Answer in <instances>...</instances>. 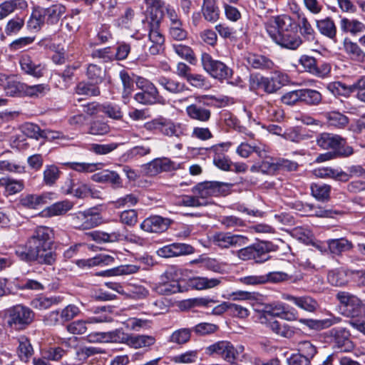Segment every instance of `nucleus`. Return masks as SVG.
<instances>
[{"instance_id": "obj_1", "label": "nucleus", "mask_w": 365, "mask_h": 365, "mask_svg": "<svg viewBox=\"0 0 365 365\" xmlns=\"http://www.w3.org/2000/svg\"><path fill=\"white\" fill-rule=\"evenodd\" d=\"M265 27L271 38L282 48L297 50L302 44L297 26L294 19L288 15L269 19Z\"/></svg>"}, {"instance_id": "obj_2", "label": "nucleus", "mask_w": 365, "mask_h": 365, "mask_svg": "<svg viewBox=\"0 0 365 365\" xmlns=\"http://www.w3.org/2000/svg\"><path fill=\"white\" fill-rule=\"evenodd\" d=\"M143 2L151 10L150 20L148 22V38L151 43L148 51L151 55H157L163 49L165 41L160 26L163 16V9L166 6L165 2L163 0H143Z\"/></svg>"}, {"instance_id": "obj_3", "label": "nucleus", "mask_w": 365, "mask_h": 365, "mask_svg": "<svg viewBox=\"0 0 365 365\" xmlns=\"http://www.w3.org/2000/svg\"><path fill=\"white\" fill-rule=\"evenodd\" d=\"M34 312L23 304L10 307L5 314L7 326L15 331H22L28 328L34 322Z\"/></svg>"}, {"instance_id": "obj_4", "label": "nucleus", "mask_w": 365, "mask_h": 365, "mask_svg": "<svg viewBox=\"0 0 365 365\" xmlns=\"http://www.w3.org/2000/svg\"><path fill=\"white\" fill-rule=\"evenodd\" d=\"M53 236V231L51 228L39 226L34 230L28 241V244L33 246V248L38 251L41 256L51 255L53 264L56 259V253L51 250Z\"/></svg>"}, {"instance_id": "obj_5", "label": "nucleus", "mask_w": 365, "mask_h": 365, "mask_svg": "<svg viewBox=\"0 0 365 365\" xmlns=\"http://www.w3.org/2000/svg\"><path fill=\"white\" fill-rule=\"evenodd\" d=\"M137 87L141 90L137 93L134 98L135 100L143 105H153L160 103L163 98L160 96L159 91L156 86L148 80L143 78H138L136 81Z\"/></svg>"}, {"instance_id": "obj_6", "label": "nucleus", "mask_w": 365, "mask_h": 365, "mask_svg": "<svg viewBox=\"0 0 365 365\" xmlns=\"http://www.w3.org/2000/svg\"><path fill=\"white\" fill-rule=\"evenodd\" d=\"M232 186V184L218 181H205L197 184L192 191L205 201V200L210 197L227 195Z\"/></svg>"}, {"instance_id": "obj_7", "label": "nucleus", "mask_w": 365, "mask_h": 365, "mask_svg": "<svg viewBox=\"0 0 365 365\" xmlns=\"http://www.w3.org/2000/svg\"><path fill=\"white\" fill-rule=\"evenodd\" d=\"M201 63L204 70L214 78L222 81L232 76L230 68L223 62L214 59L209 53H202Z\"/></svg>"}, {"instance_id": "obj_8", "label": "nucleus", "mask_w": 365, "mask_h": 365, "mask_svg": "<svg viewBox=\"0 0 365 365\" xmlns=\"http://www.w3.org/2000/svg\"><path fill=\"white\" fill-rule=\"evenodd\" d=\"M73 227L75 229L85 230L92 229L99 225L101 217L94 209H88L70 215Z\"/></svg>"}, {"instance_id": "obj_9", "label": "nucleus", "mask_w": 365, "mask_h": 365, "mask_svg": "<svg viewBox=\"0 0 365 365\" xmlns=\"http://www.w3.org/2000/svg\"><path fill=\"white\" fill-rule=\"evenodd\" d=\"M317 145L323 150H331V151L345 150L346 148L348 157L353 154V148L346 144L345 138H343L339 135L322 133L317 135L316 138Z\"/></svg>"}, {"instance_id": "obj_10", "label": "nucleus", "mask_w": 365, "mask_h": 365, "mask_svg": "<svg viewBox=\"0 0 365 365\" xmlns=\"http://www.w3.org/2000/svg\"><path fill=\"white\" fill-rule=\"evenodd\" d=\"M210 240L215 246L220 249L239 247L247 245L249 242L247 237L230 232H215L211 236Z\"/></svg>"}, {"instance_id": "obj_11", "label": "nucleus", "mask_w": 365, "mask_h": 365, "mask_svg": "<svg viewBox=\"0 0 365 365\" xmlns=\"http://www.w3.org/2000/svg\"><path fill=\"white\" fill-rule=\"evenodd\" d=\"M328 88L334 94L348 96L356 93V97L365 103V76L361 77L351 85L346 86L341 82H335L328 86Z\"/></svg>"}, {"instance_id": "obj_12", "label": "nucleus", "mask_w": 365, "mask_h": 365, "mask_svg": "<svg viewBox=\"0 0 365 365\" xmlns=\"http://www.w3.org/2000/svg\"><path fill=\"white\" fill-rule=\"evenodd\" d=\"M237 256L242 260L253 259L257 263H262L269 259L267 246L263 243L242 248L237 252Z\"/></svg>"}, {"instance_id": "obj_13", "label": "nucleus", "mask_w": 365, "mask_h": 365, "mask_svg": "<svg viewBox=\"0 0 365 365\" xmlns=\"http://www.w3.org/2000/svg\"><path fill=\"white\" fill-rule=\"evenodd\" d=\"M336 298L346 308L349 316L356 317L361 314L364 302L358 297L349 292H339L336 294Z\"/></svg>"}, {"instance_id": "obj_14", "label": "nucleus", "mask_w": 365, "mask_h": 365, "mask_svg": "<svg viewBox=\"0 0 365 365\" xmlns=\"http://www.w3.org/2000/svg\"><path fill=\"white\" fill-rule=\"evenodd\" d=\"M15 255L23 261L31 262L37 260L41 264H52L53 258L51 255H41L33 248V246L29 245V247H18L15 250Z\"/></svg>"}, {"instance_id": "obj_15", "label": "nucleus", "mask_w": 365, "mask_h": 365, "mask_svg": "<svg viewBox=\"0 0 365 365\" xmlns=\"http://www.w3.org/2000/svg\"><path fill=\"white\" fill-rule=\"evenodd\" d=\"M177 276V270L170 268L161 277V284L158 287V292L163 294H172L180 292V286Z\"/></svg>"}, {"instance_id": "obj_16", "label": "nucleus", "mask_w": 365, "mask_h": 365, "mask_svg": "<svg viewBox=\"0 0 365 365\" xmlns=\"http://www.w3.org/2000/svg\"><path fill=\"white\" fill-rule=\"evenodd\" d=\"M171 222L169 218L153 215L145 219L140 224V228L148 232L161 233L168 229Z\"/></svg>"}, {"instance_id": "obj_17", "label": "nucleus", "mask_w": 365, "mask_h": 365, "mask_svg": "<svg viewBox=\"0 0 365 365\" xmlns=\"http://www.w3.org/2000/svg\"><path fill=\"white\" fill-rule=\"evenodd\" d=\"M52 196L51 192H43L40 195L27 194L20 198V204L26 208L36 210L48 203Z\"/></svg>"}, {"instance_id": "obj_18", "label": "nucleus", "mask_w": 365, "mask_h": 365, "mask_svg": "<svg viewBox=\"0 0 365 365\" xmlns=\"http://www.w3.org/2000/svg\"><path fill=\"white\" fill-rule=\"evenodd\" d=\"M333 338L334 347L342 352L349 351L353 348V344L349 339V333L344 328H334L330 331Z\"/></svg>"}, {"instance_id": "obj_19", "label": "nucleus", "mask_w": 365, "mask_h": 365, "mask_svg": "<svg viewBox=\"0 0 365 365\" xmlns=\"http://www.w3.org/2000/svg\"><path fill=\"white\" fill-rule=\"evenodd\" d=\"M21 70L26 74L35 78H40L43 76L45 66L32 59L27 55H23L19 61Z\"/></svg>"}, {"instance_id": "obj_20", "label": "nucleus", "mask_w": 365, "mask_h": 365, "mask_svg": "<svg viewBox=\"0 0 365 365\" xmlns=\"http://www.w3.org/2000/svg\"><path fill=\"white\" fill-rule=\"evenodd\" d=\"M245 60L247 63L255 69L272 70L274 67V63L269 58L255 53H249Z\"/></svg>"}, {"instance_id": "obj_21", "label": "nucleus", "mask_w": 365, "mask_h": 365, "mask_svg": "<svg viewBox=\"0 0 365 365\" xmlns=\"http://www.w3.org/2000/svg\"><path fill=\"white\" fill-rule=\"evenodd\" d=\"M187 115L192 120L206 123L211 118V110L195 102L185 108Z\"/></svg>"}, {"instance_id": "obj_22", "label": "nucleus", "mask_w": 365, "mask_h": 365, "mask_svg": "<svg viewBox=\"0 0 365 365\" xmlns=\"http://www.w3.org/2000/svg\"><path fill=\"white\" fill-rule=\"evenodd\" d=\"M282 298L293 302L300 309L309 312H314L319 307L317 302L309 296L294 297L284 294L282 295Z\"/></svg>"}, {"instance_id": "obj_23", "label": "nucleus", "mask_w": 365, "mask_h": 365, "mask_svg": "<svg viewBox=\"0 0 365 365\" xmlns=\"http://www.w3.org/2000/svg\"><path fill=\"white\" fill-rule=\"evenodd\" d=\"M157 83L171 94H180L188 90L184 83L163 76L158 78Z\"/></svg>"}, {"instance_id": "obj_24", "label": "nucleus", "mask_w": 365, "mask_h": 365, "mask_svg": "<svg viewBox=\"0 0 365 365\" xmlns=\"http://www.w3.org/2000/svg\"><path fill=\"white\" fill-rule=\"evenodd\" d=\"M93 180L99 182L110 183L113 188L123 187V180L118 173L113 170H106L93 176Z\"/></svg>"}, {"instance_id": "obj_25", "label": "nucleus", "mask_w": 365, "mask_h": 365, "mask_svg": "<svg viewBox=\"0 0 365 365\" xmlns=\"http://www.w3.org/2000/svg\"><path fill=\"white\" fill-rule=\"evenodd\" d=\"M18 346L16 353L21 361L27 362L31 358L34 350L30 339L24 335L17 338Z\"/></svg>"}, {"instance_id": "obj_26", "label": "nucleus", "mask_w": 365, "mask_h": 365, "mask_svg": "<svg viewBox=\"0 0 365 365\" xmlns=\"http://www.w3.org/2000/svg\"><path fill=\"white\" fill-rule=\"evenodd\" d=\"M66 11V8L61 4H56L43 9L46 22L50 25L56 24Z\"/></svg>"}, {"instance_id": "obj_27", "label": "nucleus", "mask_w": 365, "mask_h": 365, "mask_svg": "<svg viewBox=\"0 0 365 365\" xmlns=\"http://www.w3.org/2000/svg\"><path fill=\"white\" fill-rule=\"evenodd\" d=\"M340 28L342 31L354 36L365 31V24L356 19L342 18Z\"/></svg>"}, {"instance_id": "obj_28", "label": "nucleus", "mask_w": 365, "mask_h": 365, "mask_svg": "<svg viewBox=\"0 0 365 365\" xmlns=\"http://www.w3.org/2000/svg\"><path fill=\"white\" fill-rule=\"evenodd\" d=\"M202 12L205 20L212 23L216 22L220 17L217 0H203Z\"/></svg>"}, {"instance_id": "obj_29", "label": "nucleus", "mask_w": 365, "mask_h": 365, "mask_svg": "<svg viewBox=\"0 0 365 365\" xmlns=\"http://www.w3.org/2000/svg\"><path fill=\"white\" fill-rule=\"evenodd\" d=\"M112 309L110 307H96L94 311V316L88 318V324L109 323L113 321L112 317Z\"/></svg>"}, {"instance_id": "obj_30", "label": "nucleus", "mask_w": 365, "mask_h": 365, "mask_svg": "<svg viewBox=\"0 0 365 365\" xmlns=\"http://www.w3.org/2000/svg\"><path fill=\"white\" fill-rule=\"evenodd\" d=\"M160 133L168 137L179 138L183 135L181 123H175L172 120L163 118Z\"/></svg>"}, {"instance_id": "obj_31", "label": "nucleus", "mask_w": 365, "mask_h": 365, "mask_svg": "<svg viewBox=\"0 0 365 365\" xmlns=\"http://www.w3.org/2000/svg\"><path fill=\"white\" fill-rule=\"evenodd\" d=\"M299 322L312 329L322 330L336 324L338 319L335 317L324 319H300Z\"/></svg>"}, {"instance_id": "obj_32", "label": "nucleus", "mask_w": 365, "mask_h": 365, "mask_svg": "<svg viewBox=\"0 0 365 365\" xmlns=\"http://www.w3.org/2000/svg\"><path fill=\"white\" fill-rule=\"evenodd\" d=\"M313 173L316 177L320 178H332L334 180H340L343 181L348 180V175L346 173L328 167L315 169L313 171Z\"/></svg>"}, {"instance_id": "obj_33", "label": "nucleus", "mask_w": 365, "mask_h": 365, "mask_svg": "<svg viewBox=\"0 0 365 365\" xmlns=\"http://www.w3.org/2000/svg\"><path fill=\"white\" fill-rule=\"evenodd\" d=\"M221 282L220 279L196 277L190 279V286L197 290L211 289Z\"/></svg>"}, {"instance_id": "obj_34", "label": "nucleus", "mask_w": 365, "mask_h": 365, "mask_svg": "<svg viewBox=\"0 0 365 365\" xmlns=\"http://www.w3.org/2000/svg\"><path fill=\"white\" fill-rule=\"evenodd\" d=\"M330 252L335 255L349 251L353 248V244L346 238L331 239L327 242Z\"/></svg>"}, {"instance_id": "obj_35", "label": "nucleus", "mask_w": 365, "mask_h": 365, "mask_svg": "<svg viewBox=\"0 0 365 365\" xmlns=\"http://www.w3.org/2000/svg\"><path fill=\"white\" fill-rule=\"evenodd\" d=\"M155 343V338L150 335H129L128 345L134 349L149 347Z\"/></svg>"}, {"instance_id": "obj_36", "label": "nucleus", "mask_w": 365, "mask_h": 365, "mask_svg": "<svg viewBox=\"0 0 365 365\" xmlns=\"http://www.w3.org/2000/svg\"><path fill=\"white\" fill-rule=\"evenodd\" d=\"M329 126L336 128H343L349 123L348 118L336 111L327 112L324 114Z\"/></svg>"}, {"instance_id": "obj_37", "label": "nucleus", "mask_w": 365, "mask_h": 365, "mask_svg": "<svg viewBox=\"0 0 365 365\" xmlns=\"http://www.w3.org/2000/svg\"><path fill=\"white\" fill-rule=\"evenodd\" d=\"M312 195L320 202L330 199L331 186L327 184L312 183L310 187Z\"/></svg>"}, {"instance_id": "obj_38", "label": "nucleus", "mask_w": 365, "mask_h": 365, "mask_svg": "<svg viewBox=\"0 0 365 365\" xmlns=\"http://www.w3.org/2000/svg\"><path fill=\"white\" fill-rule=\"evenodd\" d=\"M114 262V257L108 255H99L88 259L80 260L78 264L81 267H94L98 265H109Z\"/></svg>"}, {"instance_id": "obj_39", "label": "nucleus", "mask_w": 365, "mask_h": 365, "mask_svg": "<svg viewBox=\"0 0 365 365\" xmlns=\"http://www.w3.org/2000/svg\"><path fill=\"white\" fill-rule=\"evenodd\" d=\"M317 27L322 35L331 39L336 37V28L334 22L330 18L317 21Z\"/></svg>"}, {"instance_id": "obj_40", "label": "nucleus", "mask_w": 365, "mask_h": 365, "mask_svg": "<svg viewBox=\"0 0 365 365\" xmlns=\"http://www.w3.org/2000/svg\"><path fill=\"white\" fill-rule=\"evenodd\" d=\"M73 204L69 200L59 201L46 208L49 217L62 215L72 209Z\"/></svg>"}, {"instance_id": "obj_41", "label": "nucleus", "mask_w": 365, "mask_h": 365, "mask_svg": "<svg viewBox=\"0 0 365 365\" xmlns=\"http://www.w3.org/2000/svg\"><path fill=\"white\" fill-rule=\"evenodd\" d=\"M225 145L230 146V143H222L213 145L210 148V150L214 152L216 154L213 158V163L215 165L222 170H229L230 169L231 165L230 160L225 156H221L217 154L220 148L224 147Z\"/></svg>"}, {"instance_id": "obj_42", "label": "nucleus", "mask_w": 365, "mask_h": 365, "mask_svg": "<svg viewBox=\"0 0 365 365\" xmlns=\"http://www.w3.org/2000/svg\"><path fill=\"white\" fill-rule=\"evenodd\" d=\"M139 267L135 264H124L118 266L114 269L100 272V276H115V275H128L138 272Z\"/></svg>"}, {"instance_id": "obj_43", "label": "nucleus", "mask_w": 365, "mask_h": 365, "mask_svg": "<svg viewBox=\"0 0 365 365\" xmlns=\"http://www.w3.org/2000/svg\"><path fill=\"white\" fill-rule=\"evenodd\" d=\"M0 185L4 187L9 195H14L21 192L24 187L23 180L4 178L0 180Z\"/></svg>"}, {"instance_id": "obj_44", "label": "nucleus", "mask_w": 365, "mask_h": 365, "mask_svg": "<svg viewBox=\"0 0 365 365\" xmlns=\"http://www.w3.org/2000/svg\"><path fill=\"white\" fill-rule=\"evenodd\" d=\"M237 153L242 158H248L251 153H256L259 157H263L265 154V150L256 145H250L247 143L242 142L236 150Z\"/></svg>"}, {"instance_id": "obj_45", "label": "nucleus", "mask_w": 365, "mask_h": 365, "mask_svg": "<svg viewBox=\"0 0 365 365\" xmlns=\"http://www.w3.org/2000/svg\"><path fill=\"white\" fill-rule=\"evenodd\" d=\"M244 351V346L240 345L237 347H235L233 344L230 342V344L227 349L225 351V354H224L222 359L229 363L228 365H240L238 363V358L241 353Z\"/></svg>"}, {"instance_id": "obj_46", "label": "nucleus", "mask_w": 365, "mask_h": 365, "mask_svg": "<svg viewBox=\"0 0 365 365\" xmlns=\"http://www.w3.org/2000/svg\"><path fill=\"white\" fill-rule=\"evenodd\" d=\"M48 91L49 87L46 84L29 86L24 83L23 96L38 98L44 96Z\"/></svg>"}, {"instance_id": "obj_47", "label": "nucleus", "mask_w": 365, "mask_h": 365, "mask_svg": "<svg viewBox=\"0 0 365 365\" xmlns=\"http://www.w3.org/2000/svg\"><path fill=\"white\" fill-rule=\"evenodd\" d=\"M301 101L308 105H318L322 101L321 93L312 89H300Z\"/></svg>"}, {"instance_id": "obj_48", "label": "nucleus", "mask_w": 365, "mask_h": 365, "mask_svg": "<svg viewBox=\"0 0 365 365\" xmlns=\"http://www.w3.org/2000/svg\"><path fill=\"white\" fill-rule=\"evenodd\" d=\"M128 334L124 332L121 329H116L110 331H106V343H121L128 344Z\"/></svg>"}, {"instance_id": "obj_49", "label": "nucleus", "mask_w": 365, "mask_h": 365, "mask_svg": "<svg viewBox=\"0 0 365 365\" xmlns=\"http://www.w3.org/2000/svg\"><path fill=\"white\" fill-rule=\"evenodd\" d=\"M102 353H103V351L100 348L82 346L77 348L76 351V356L78 361L84 362L88 358Z\"/></svg>"}, {"instance_id": "obj_50", "label": "nucleus", "mask_w": 365, "mask_h": 365, "mask_svg": "<svg viewBox=\"0 0 365 365\" xmlns=\"http://www.w3.org/2000/svg\"><path fill=\"white\" fill-rule=\"evenodd\" d=\"M76 93L86 96H97L100 94V90L95 83L82 81L76 86Z\"/></svg>"}, {"instance_id": "obj_51", "label": "nucleus", "mask_w": 365, "mask_h": 365, "mask_svg": "<svg viewBox=\"0 0 365 365\" xmlns=\"http://www.w3.org/2000/svg\"><path fill=\"white\" fill-rule=\"evenodd\" d=\"M173 48L175 53L180 58L186 60L191 64L195 63L196 57L190 47L182 44H174Z\"/></svg>"}, {"instance_id": "obj_52", "label": "nucleus", "mask_w": 365, "mask_h": 365, "mask_svg": "<svg viewBox=\"0 0 365 365\" xmlns=\"http://www.w3.org/2000/svg\"><path fill=\"white\" fill-rule=\"evenodd\" d=\"M148 290L141 285L128 284L124 294L134 299H142L148 295Z\"/></svg>"}, {"instance_id": "obj_53", "label": "nucleus", "mask_w": 365, "mask_h": 365, "mask_svg": "<svg viewBox=\"0 0 365 365\" xmlns=\"http://www.w3.org/2000/svg\"><path fill=\"white\" fill-rule=\"evenodd\" d=\"M61 171L54 165H46L43 170V182L46 185L51 186L56 183L60 177Z\"/></svg>"}, {"instance_id": "obj_54", "label": "nucleus", "mask_w": 365, "mask_h": 365, "mask_svg": "<svg viewBox=\"0 0 365 365\" xmlns=\"http://www.w3.org/2000/svg\"><path fill=\"white\" fill-rule=\"evenodd\" d=\"M344 49L354 60L363 61L365 59V53L356 43H354L351 41H345Z\"/></svg>"}, {"instance_id": "obj_55", "label": "nucleus", "mask_w": 365, "mask_h": 365, "mask_svg": "<svg viewBox=\"0 0 365 365\" xmlns=\"http://www.w3.org/2000/svg\"><path fill=\"white\" fill-rule=\"evenodd\" d=\"M46 19L43 13V9L37 8L33 11L27 22V26L31 29L38 30L43 25Z\"/></svg>"}, {"instance_id": "obj_56", "label": "nucleus", "mask_w": 365, "mask_h": 365, "mask_svg": "<svg viewBox=\"0 0 365 365\" xmlns=\"http://www.w3.org/2000/svg\"><path fill=\"white\" fill-rule=\"evenodd\" d=\"M110 130L109 125L102 120H94L91 122L88 133L93 135H103Z\"/></svg>"}, {"instance_id": "obj_57", "label": "nucleus", "mask_w": 365, "mask_h": 365, "mask_svg": "<svg viewBox=\"0 0 365 365\" xmlns=\"http://www.w3.org/2000/svg\"><path fill=\"white\" fill-rule=\"evenodd\" d=\"M93 239L98 242H114L122 239V235L117 232L107 233L104 232L95 231L91 233Z\"/></svg>"}, {"instance_id": "obj_58", "label": "nucleus", "mask_w": 365, "mask_h": 365, "mask_svg": "<svg viewBox=\"0 0 365 365\" xmlns=\"http://www.w3.org/2000/svg\"><path fill=\"white\" fill-rule=\"evenodd\" d=\"M24 83L19 82L12 76L4 88L7 96H23Z\"/></svg>"}, {"instance_id": "obj_59", "label": "nucleus", "mask_w": 365, "mask_h": 365, "mask_svg": "<svg viewBox=\"0 0 365 365\" xmlns=\"http://www.w3.org/2000/svg\"><path fill=\"white\" fill-rule=\"evenodd\" d=\"M88 78L95 84L101 83L105 76L106 71L96 64H90L86 72Z\"/></svg>"}, {"instance_id": "obj_60", "label": "nucleus", "mask_w": 365, "mask_h": 365, "mask_svg": "<svg viewBox=\"0 0 365 365\" xmlns=\"http://www.w3.org/2000/svg\"><path fill=\"white\" fill-rule=\"evenodd\" d=\"M66 354V351L59 346L49 347L42 351V356L48 361H58Z\"/></svg>"}, {"instance_id": "obj_61", "label": "nucleus", "mask_w": 365, "mask_h": 365, "mask_svg": "<svg viewBox=\"0 0 365 365\" xmlns=\"http://www.w3.org/2000/svg\"><path fill=\"white\" fill-rule=\"evenodd\" d=\"M299 27L301 35L306 41H313L315 39L314 30L306 17L300 19Z\"/></svg>"}, {"instance_id": "obj_62", "label": "nucleus", "mask_w": 365, "mask_h": 365, "mask_svg": "<svg viewBox=\"0 0 365 365\" xmlns=\"http://www.w3.org/2000/svg\"><path fill=\"white\" fill-rule=\"evenodd\" d=\"M297 351L299 354L304 355V357L311 360L317 354L316 346L309 341H301L297 344Z\"/></svg>"}, {"instance_id": "obj_63", "label": "nucleus", "mask_w": 365, "mask_h": 365, "mask_svg": "<svg viewBox=\"0 0 365 365\" xmlns=\"http://www.w3.org/2000/svg\"><path fill=\"white\" fill-rule=\"evenodd\" d=\"M284 139L290 140L294 143H299L302 140H307L309 138L307 134H302L301 130L297 127L290 128L285 130L282 134Z\"/></svg>"}, {"instance_id": "obj_64", "label": "nucleus", "mask_w": 365, "mask_h": 365, "mask_svg": "<svg viewBox=\"0 0 365 365\" xmlns=\"http://www.w3.org/2000/svg\"><path fill=\"white\" fill-rule=\"evenodd\" d=\"M58 303L56 297H39L34 299L31 304V306L39 310H43L50 308L53 304Z\"/></svg>"}]
</instances>
